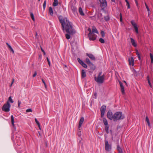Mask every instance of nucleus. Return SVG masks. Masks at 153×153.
<instances>
[{"label": "nucleus", "mask_w": 153, "mask_h": 153, "mask_svg": "<svg viewBox=\"0 0 153 153\" xmlns=\"http://www.w3.org/2000/svg\"><path fill=\"white\" fill-rule=\"evenodd\" d=\"M59 19L62 26V29L63 31L65 30L67 33L71 34H73L76 33L75 30L73 27L72 23L70 22L66 18H63L62 16L59 17Z\"/></svg>", "instance_id": "obj_1"}, {"label": "nucleus", "mask_w": 153, "mask_h": 153, "mask_svg": "<svg viewBox=\"0 0 153 153\" xmlns=\"http://www.w3.org/2000/svg\"><path fill=\"white\" fill-rule=\"evenodd\" d=\"M88 30L89 32L88 36L89 40L94 41L96 40L97 36L95 33H98V32L96 28L93 26L92 27V30L90 28H88Z\"/></svg>", "instance_id": "obj_2"}, {"label": "nucleus", "mask_w": 153, "mask_h": 153, "mask_svg": "<svg viewBox=\"0 0 153 153\" xmlns=\"http://www.w3.org/2000/svg\"><path fill=\"white\" fill-rule=\"evenodd\" d=\"M102 72H100L97 77H94L95 80L98 83L101 84L103 83L105 80V75L104 74L102 75Z\"/></svg>", "instance_id": "obj_3"}, {"label": "nucleus", "mask_w": 153, "mask_h": 153, "mask_svg": "<svg viewBox=\"0 0 153 153\" xmlns=\"http://www.w3.org/2000/svg\"><path fill=\"white\" fill-rule=\"evenodd\" d=\"M124 118V116L122 114L121 112H117L114 114V121H116L117 120L123 119Z\"/></svg>", "instance_id": "obj_4"}, {"label": "nucleus", "mask_w": 153, "mask_h": 153, "mask_svg": "<svg viewBox=\"0 0 153 153\" xmlns=\"http://www.w3.org/2000/svg\"><path fill=\"white\" fill-rule=\"evenodd\" d=\"M10 105L8 101H7L6 103L3 105L2 110L3 111L5 112H8L10 111Z\"/></svg>", "instance_id": "obj_5"}, {"label": "nucleus", "mask_w": 153, "mask_h": 153, "mask_svg": "<svg viewBox=\"0 0 153 153\" xmlns=\"http://www.w3.org/2000/svg\"><path fill=\"white\" fill-rule=\"evenodd\" d=\"M111 149V146L110 145L107 140H105V149L107 151H110Z\"/></svg>", "instance_id": "obj_6"}, {"label": "nucleus", "mask_w": 153, "mask_h": 153, "mask_svg": "<svg viewBox=\"0 0 153 153\" xmlns=\"http://www.w3.org/2000/svg\"><path fill=\"white\" fill-rule=\"evenodd\" d=\"M106 108V106L104 105L102 106L101 107L100 111L101 113V117H104Z\"/></svg>", "instance_id": "obj_7"}, {"label": "nucleus", "mask_w": 153, "mask_h": 153, "mask_svg": "<svg viewBox=\"0 0 153 153\" xmlns=\"http://www.w3.org/2000/svg\"><path fill=\"white\" fill-rule=\"evenodd\" d=\"M107 117L110 120H114V114L113 115L112 112L109 111L107 114Z\"/></svg>", "instance_id": "obj_8"}, {"label": "nucleus", "mask_w": 153, "mask_h": 153, "mask_svg": "<svg viewBox=\"0 0 153 153\" xmlns=\"http://www.w3.org/2000/svg\"><path fill=\"white\" fill-rule=\"evenodd\" d=\"M101 6L103 8L106 7L107 6V2L106 0H99Z\"/></svg>", "instance_id": "obj_9"}, {"label": "nucleus", "mask_w": 153, "mask_h": 153, "mask_svg": "<svg viewBox=\"0 0 153 153\" xmlns=\"http://www.w3.org/2000/svg\"><path fill=\"white\" fill-rule=\"evenodd\" d=\"M129 63L130 65L133 66L134 65V59L133 57H131L128 59Z\"/></svg>", "instance_id": "obj_10"}, {"label": "nucleus", "mask_w": 153, "mask_h": 153, "mask_svg": "<svg viewBox=\"0 0 153 153\" xmlns=\"http://www.w3.org/2000/svg\"><path fill=\"white\" fill-rule=\"evenodd\" d=\"M77 60L79 63L83 66V67H87L86 65L79 58H77Z\"/></svg>", "instance_id": "obj_11"}, {"label": "nucleus", "mask_w": 153, "mask_h": 153, "mask_svg": "<svg viewBox=\"0 0 153 153\" xmlns=\"http://www.w3.org/2000/svg\"><path fill=\"white\" fill-rule=\"evenodd\" d=\"M86 54V55L88 56L92 60H95V58L93 54L88 53H87Z\"/></svg>", "instance_id": "obj_12"}, {"label": "nucleus", "mask_w": 153, "mask_h": 153, "mask_svg": "<svg viewBox=\"0 0 153 153\" xmlns=\"http://www.w3.org/2000/svg\"><path fill=\"white\" fill-rule=\"evenodd\" d=\"M84 119L83 117H82L81 118L79 122V124L78 126L79 128L81 127L83 122L84 121Z\"/></svg>", "instance_id": "obj_13"}, {"label": "nucleus", "mask_w": 153, "mask_h": 153, "mask_svg": "<svg viewBox=\"0 0 153 153\" xmlns=\"http://www.w3.org/2000/svg\"><path fill=\"white\" fill-rule=\"evenodd\" d=\"M131 42V43L132 45L134 47H136L137 46V44L136 43L135 40L131 38H130Z\"/></svg>", "instance_id": "obj_14"}, {"label": "nucleus", "mask_w": 153, "mask_h": 153, "mask_svg": "<svg viewBox=\"0 0 153 153\" xmlns=\"http://www.w3.org/2000/svg\"><path fill=\"white\" fill-rule=\"evenodd\" d=\"M119 84L120 86V88H121V91L123 93V94H124V86L123 85V83L120 81H119Z\"/></svg>", "instance_id": "obj_15"}, {"label": "nucleus", "mask_w": 153, "mask_h": 153, "mask_svg": "<svg viewBox=\"0 0 153 153\" xmlns=\"http://www.w3.org/2000/svg\"><path fill=\"white\" fill-rule=\"evenodd\" d=\"M86 73L85 71L83 69L81 71V76L83 78H85L86 76Z\"/></svg>", "instance_id": "obj_16"}, {"label": "nucleus", "mask_w": 153, "mask_h": 153, "mask_svg": "<svg viewBox=\"0 0 153 153\" xmlns=\"http://www.w3.org/2000/svg\"><path fill=\"white\" fill-rule=\"evenodd\" d=\"M85 62L87 64L89 65V66H91L92 65V63L90 61L89 59L88 58H86L85 59Z\"/></svg>", "instance_id": "obj_17"}, {"label": "nucleus", "mask_w": 153, "mask_h": 153, "mask_svg": "<svg viewBox=\"0 0 153 153\" xmlns=\"http://www.w3.org/2000/svg\"><path fill=\"white\" fill-rule=\"evenodd\" d=\"M102 121L105 126H107L108 125L107 120L106 118H103Z\"/></svg>", "instance_id": "obj_18"}, {"label": "nucleus", "mask_w": 153, "mask_h": 153, "mask_svg": "<svg viewBox=\"0 0 153 153\" xmlns=\"http://www.w3.org/2000/svg\"><path fill=\"white\" fill-rule=\"evenodd\" d=\"M49 13L51 16H52L53 15V11L51 7L49 8Z\"/></svg>", "instance_id": "obj_19"}, {"label": "nucleus", "mask_w": 153, "mask_h": 153, "mask_svg": "<svg viewBox=\"0 0 153 153\" xmlns=\"http://www.w3.org/2000/svg\"><path fill=\"white\" fill-rule=\"evenodd\" d=\"M79 13L81 16H84V13H83V10H82V9L81 7H79Z\"/></svg>", "instance_id": "obj_20"}, {"label": "nucleus", "mask_w": 153, "mask_h": 153, "mask_svg": "<svg viewBox=\"0 0 153 153\" xmlns=\"http://www.w3.org/2000/svg\"><path fill=\"white\" fill-rule=\"evenodd\" d=\"M117 149L119 151V153H123L122 150L118 144L117 145Z\"/></svg>", "instance_id": "obj_21"}, {"label": "nucleus", "mask_w": 153, "mask_h": 153, "mask_svg": "<svg viewBox=\"0 0 153 153\" xmlns=\"http://www.w3.org/2000/svg\"><path fill=\"white\" fill-rule=\"evenodd\" d=\"M58 1L57 0H54V2L53 4V5L54 7L58 5Z\"/></svg>", "instance_id": "obj_22"}, {"label": "nucleus", "mask_w": 153, "mask_h": 153, "mask_svg": "<svg viewBox=\"0 0 153 153\" xmlns=\"http://www.w3.org/2000/svg\"><path fill=\"white\" fill-rule=\"evenodd\" d=\"M146 120L148 126L149 127H150L151 126L149 122V120L147 116H146Z\"/></svg>", "instance_id": "obj_23"}, {"label": "nucleus", "mask_w": 153, "mask_h": 153, "mask_svg": "<svg viewBox=\"0 0 153 153\" xmlns=\"http://www.w3.org/2000/svg\"><path fill=\"white\" fill-rule=\"evenodd\" d=\"M11 123L12 125L14 126V117H13V115H12L11 116Z\"/></svg>", "instance_id": "obj_24"}, {"label": "nucleus", "mask_w": 153, "mask_h": 153, "mask_svg": "<svg viewBox=\"0 0 153 153\" xmlns=\"http://www.w3.org/2000/svg\"><path fill=\"white\" fill-rule=\"evenodd\" d=\"M67 33V34H66V35H65V37L66 38V39H70V37H71V36H70V35H73L74 34H70V33ZM75 33H74V34Z\"/></svg>", "instance_id": "obj_25"}, {"label": "nucleus", "mask_w": 153, "mask_h": 153, "mask_svg": "<svg viewBox=\"0 0 153 153\" xmlns=\"http://www.w3.org/2000/svg\"><path fill=\"white\" fill-rule=\"evenodd\" d=\"M131 23L132 24V25L134 27L137 26V25L136 24L134 21L133 20H132L131 22Z\"/></svg>", "instance_id": "obj_26"}, {"label": "nucleus", "mask_w": 153, "mask_h": 153, "mask_svg": "<svg viewBox=\"0 0 153 153\" xmlns=\"http://www.w3.org/2000/svg\"><path fill=\"white\" fill-rule=\"evenodd\" d=\"M105 131L107 134H108L109 133L108 130H109V126L108 125L107 126H105Z\"/></svg>", "instance_id": "obj_27"}, {"label": "nucleus", "mask_w": 153, "mask_h": 153, "mask_svg": "<svg viewBox=\"0 0 153 153\" xmlns=\"http://www.w3.org/2000/svg\"><path fill=\"white\" fill-rule=\"evenodd\" d=\"M150 56L151 60V63H153V56L152 54V53H150Z\"/></svg>", "instance_id": "obj_28"}, {"label": "nucleus", "mask_w": 153, "mask_h": 153, "mask_svg": "<svg viewBox=\"0 0 153 153\" xmlns=\"http://www.w3.org/2000/svg\"><path fill=\"white\" fill-rule=\"evenodd\" d=\"M30 15L31 17V18L34 21L35 20V18L34 17V16L32 12H30Z\"/></svg>", "instance_id": "obj_29"}, {"label": "nucleus", "mask_w": 153, "mask_h": 153, "mask_svg": "<svg viewBox=\"0 0 153 153\" xmlns=\"http://www.w3.org/2000/svg\"><path fill=\"white\" fill-rule=\"evenodd\" d=\"M104 19L106 21H108L109 19H110V18H109V16H108L107 15L106 16H104Z\"/></svg>", "instance_id": "obj_30"}, {"label": "nucleus", "mask_w": 153, "mask_h": 153, "mask_svg": "<svg viewBox=\"0 0 153 153\" xmlns=\"http://www.w3.org/2000/svg\"><path fill=\"white\" fill-rule=\"evenodd\" d=\"M99 40V41L102 43H105V41L104 39L102 38H100Z\"/></svg>", "instance_id": "obj_31"}, {"label": "nucleus", "mask_w": 153, "mask_h": 153, "mask_svg": "<svg viewBox=\"0 0 153 153\" xmlns=\"http://www.w3.org/2000/svg\"><path fill=\"white\" fill-rule=\"evenodd\" d=\"M8 47L9 48L10 51L11 52H12L13 53H14V51L13 49L12 48V47L10 45H9Z\"/></svg>", "instance_id": "obj_32"}, {"label": "nucleus", "mask_w": 153, "mask_h": 153, "mask_svg": "<svg viewBox=\"0 0 153 153\" xmlns=\"http://www.w3.org/2000/svg\"><path fill=\"white\" fill-rule=\"evenodd\" d=\"M134 29H135V32H136V33H138V28L137 27V26H136L134 27Z\"/></svg>", "instance_id": "obj_33"}, {"label": "nucleus", "mask_w": 153, "mask_h": 153, "mask_svg": "<svg viewBox=\"0 0 153 153\" xmlns=\"http://www.w3.org/2000/svg\"><path fill=\"white\" fill-rule=\"evenodd\" d=\"M147 80H148V82L149 83V84L150 86V87L152 88V85L151 83V82H150V81L149 80V76H147Z\"/></svg>", "instance_id": "obj_34"}, {"label": "nucleus", "mask_w": 153, "mask_h": 153, "mask_svg": "<svg viewBox=\"0 0 153 153\" xmlns=\"http://www.w3.org/2000/svg\"><path fill=\"white\" fill-rule=\"evenodd\" d=\"M8 100L10 101L11 103H13V101L11 97H10L8 98Z\"/></svg>", "instance_id": "obj_35"}, {"label": "nucleus", "mask_w": 153, "mask_h": 153, "mask_svg": "<svg viewBox=\"0 0 153 153\" xmlns=\"http://www.w3.org/2000/svg\"><path fill=\"white\" fill-rule=\"evenodd\" d=\"M101 34L102 36V37H104L105 35V32H104V31H102L101 32Z\"/></svg>", "instance_id": "obj_36"}, {"label": "nucleus", "mask_w": 153, "mask_h": 153, "mask_svg": "<svg viewBox=\"0 0 153 153\" xmlns=\"http://www.w3.org/2000/svg\"><path fill=\"white\" fill-rule=\"evenodd\" d=\"M46 6V1H45L44 2L43 4V8L44 10L45 9Z\"/></svg>", "instance_id": "obj_37"}, {"label": "nucleus", "mask_w": 153, "mask_h": 153, "mask_svg": "<svg viewBox=\"0 0 153 153\" xmlns=\"http://www.w3.org/2000/svg\"><path fill=\"white\" fill-rule=\"evenodd\" d=\"M35 120L36 123L37 124V125L39 126L40 123H39V122L38 121L37 119L36 118H35Z\"/></svg>", "instance_id": "obj_38"}, {"label": "nucleus", "mask_w": 153, "mask_h": 153, "mask_svg": "<svg viewBox=\"0 0 153 153\" xmlns=\"http://www.w3.org/2000/svg\"><path fill=\"white\" fill-rule=\"evenodd\" d=\"M145 5H146V9H147V11H150V10L149 8V7L148 6V5H147V4H146V3H145Z\"/></svg>", "instance_id": "obj_39"}, {"label": "nucleus", "mask_w": 153, "mask_h": 153, "mask_svg": "<svg viewBox=\"0 0 153 153\" xmlns=\"http://www.w3.org/2000/svg\"><path fill=\"white\" fill-rule=\"evenodd\" d=\"M120 20L121 22H122L123 21L122 15L121 13L120 14Z\"/></svg>", "instance_id": "obj_40"}, {"label": "nucleus", "mask_w": 153, "mask_h": 153, "mask_svg": "<svg viewBox=\"0 0 153 153\" xmlns=\"http://www.w3.org/2000/svg\"><path fill=\"white\" fill-rule=\"evenodd\" d=\"M32 110L30 108L28 109H27L26 110V112H32Z\"/></svg>", "instance_id": "obj_41"}, {"label": "nucleus", "mask_w": 153, "mask_h": 153, "mask_svg": "<svg viewBox=\"0 0 153 153\" xmlns=\"http://www.w3.org/2000/svg\"><path fill=\"white\" fill-rule=\"evenodd\" d=\"M41 49L42 51L43 52L44 54L45 55V54L46 53H45V51H44L43 49L42 48V47H41Z\"/></svg>", "instance_id": "obj_42"}, {"label": "nucleus", "mask_w": 153, "mask_h": 153, "mask_svg": "<svg viewBox=\"0 0 153 153\" xmlns=\"http://www.w3.org/2000/svg\"><path fill=\"white\" fill-rule=\"evenodd\" d=\"M137 55L138 56L140 55V54L137 50L136 52Z\"/></svg>", "instance_id": "obj_43"}, {"label": "nucleus", "mask_w": 153, "mask_h": 153, "mask_svg": "<svg viewBox=\"0 0 153 153\" xmlns=\"http://www.w3.org/2000/svg\"><path fill=\"white\" fill-rule=\"evenodd\" d=\"M21 104V102L20 101H18V107H19L20 105Z\"/></svg>", "instance_id": "obj_44"}, {"label": "nucleus", "mask_w": 153, "mask_h": 153, "mask_svg": "<svg viewBox=\"0 0 153 153\" xmlns=\"http://www.w3.org/2000/svg\"><path fill=\"white\" fill-rule=\"evenodd\" d=\"M135 3H136V5L137 7L138 8L139 6H138V3L137 1L136 0L135 1Z\"/></svg>", "instance_id": "obj_45"}, {"label": "nucleus", "mask_w": 153, "mask_h": 153, "mask_svg": "<svg viewBox=\"0 0 153 153\" xmlns=\"http://www.w3.org/2000/svg\"><path fill=\"white\" fill-rule=\"evenodd\" d=\"M37 75V73H36V71H35L34 73V74H33V77H35Z\"/></svg>", "instance_id": "obj_46"}, {"label": "nucleus", "mask_w": 153, "mask_h": 153, "mask_svg": "<svg viewBox=\"0 0 153 153\" xmlns=\"http://www.w3.org/2000/svg\"><path fill=\"white\" fill-rule=\"evenodd\" d=\"M127 6H128V9L130 8V5H129V3L128 2V3H127Z\"/></svg>", "instance_id": "obj_47"}, {"label": "nucleus", "mask_w": 153, "mask_h": 153, "mask_svg": "<svg viewBox=\"0 0 153 153\" xmlns=\"http://www.w3.org/2000/svg\"><path fill=\"white\" fill-rule=\"evenodd\" d=\"M14 79H12V83H11L12 84H13V82H14Z\"/></svg>", "instance_id": "obj_48"}, {"label": "nucleus", "mask_w": 153, "mask_h": 153, "mask_svg": "<svg viewBox=\"0 0 153 153\" xmlns=\"http://www.w3.org/2000/svg\"><path fill=\"white\" fill-rule=\"evenodd\" d=\"M138 56V57L139 59V60H140L141 59V58H140V55L139 56Z\"/></svg>", "instance_id": "obj_49"}, {"label": "nucleus", "mask_w": 153, "mask_h": 153, "mask_svg": "<svg viewBox=\"0 0 153 153\" xmlns=\"http://www.w3.org/2000/svg\"><path fill=\"white\" fill-rule=\"evenodd\" d=\"M78 135L79 136H80V135H81V133H80L79 132H78Z\"/></svg>", "instance_id": "obj_50"}, {"label": "nucleus", "mask_w": 153, "mask_h": 153, "mask_svg": "<svg viewBox=\"0 0 153 153\" xmlns=\"http://www.w3.org/2000/svg\"><path fill=\"white\" fill-rule=\"evenodd\" d=\"M38 35H37V33H36V39L37 38V37H38Z\"/></svg>", "instance_id": "obj_51"}, {"label": "nucleus", "mask_w": 153, "mask_h": 153, "mask_svg": "<svg viewBox=\"0 0 153 153\" xmlns=\"http://www.w3.org/2000/svg\"><path fill=\"white\" fill-rule=\"evenodd\" d=\"M94 96L95 97H97V93H94Z\"/></svg>", "instance_id": "obj_52"}, {"label": "nucleus", "mask_w": 153, "mask_h": 153, "mask_svg": "<svg viewBox=\"0 0 153 153\" xmlns=\"http://www.w3.org/2000/svg\"><path fill=\"white\" fill-rule=\"evenodd\" d=\"M47 60L48 62H50L49 60V59L47 57Z\"/></svg>", "instance_id": "obj_53"}, {"label": "nucleus", "mask_w": 153, "mask_h": 153, "mask_svg": "<svg viewBox=\"0 0 153 153\" xmlns=\"http://www.w3.org/2000/svg\"><path fill=\"white\" fill-rule=\"evenodd\" d=\"M42 82H43V83L45 82V81H44V80L43 79H42Z\"/></svg>", "instance_id": "obj_54"}, {"label": "nucleus", "mask_w": 153, "mask_h": 153, "mask_svg": "<svg viewBox=\"0 0 153 153\" xmlns=\"http://www.w3.org/2000/svg\"><path fill=\"white\" fill-rule=\"evenodd\" d=\"M78 132H79L80 133H81V131H80V129H79L78 130Z\"/></svg>", "instance_id": "obj_55"}, {"label": "nucleus", "mask_w": 153, "mask_h": 153, "mask_svg": "<svg viewBox=\"0 0 153 153\" xmlns=\"http://www.w3.org/2000/svg\"><path fill=\"white\" fill-rule=\"evenodd\" d=\"M48 62V65H49V66H50V64H51V63H50V62Z\"/></svg>", "instance_id": "obj_56"}, {"label": "nucleus", "mask_w": 153, "mask_h": 153, "mask_svg": "<svg viewBox=\"0 0 153 153\" xmlns=\"http://www.w3.org/2000/svg\"><path fill=\"white\" fill-rule=\"evenodd\" d=\"M38 126V127L39 129L41 130V128H40V124H39V126Z\"/></svg>", "instance_id": "obj_57"}, {"label": "nucleus", "mask_w": 153, "mask_h": 153, "mask_svg": "<svg viewBox=\"0 0 153 153\" xmlns=\"http://www.w3.org/2000/svg\"><path fill=\"white\" fill-rule=\"evenodd\" d=\"M148 11V16H149L150 15V11Z\"/></svg>", "instance_id": "obj_58"}, {"label": "nucleus", "mask_w": 153, "mask_h": 153, "mask_svg": "<svg viewBox=\"0 0 153 153\" xmlns=\"http://www.w3.org/2000/svg\"><path fill=\"white\" fill-rule=\"evenodd\" d=\"M125 1H126V3L129 2L127 0H125Z\"/></svg>", "instance_id": "obj_59"}, {"label": "nucleus", "mask_w": 153, "mask_h": 153, "mask_svg": "<svg viewBox=\"0 0 153 153\" xmlns=\"http://www.w3.org/2000/svg\"><path fill=\"white\" fill-rule=\"evenodd\" d=\"M45 87L46 89L47 88V86L46 85H45Z\"/></svg>", "instance_id": "obj_60"}, {"label": "nucleus", "mask_w": 153, "mask_h": 153, "mask_svg": "<svg viewBox=\"0 0 153 153\" xmlns=\"http://www.w3.org/2000/svg\"><path fill=\"white\" fill-rule=\"evenodd\" d=\"M6 44L7 45L8 47V45H9L8 43H6Z\"/></svg>", "instance_id": "obj_61"}, {"label": "nucleus", "mask_w": 153, "mask_h": 153, "mask_svg": "<svg viewBox=\"0 0 153 153\" xmlns=\"http://www.w3.org/2000/svg\"><path fill=\"white\" fill-rule=\"evenodd\" d=\"M111 1L113 2H115V0H111Z\"/></svg>", "instance_id": "obj_62"}, {"label": "nucleus", "mask_w": 153, "mask_h": 153, "mask_svg": "<svg viewBox=\"0 0 153 153\" xmlns=\"http://www.w3.org/2000/svg\"><path fill=\"white\" fill-rule=\"evenodd\" d=\"M123 82H125L126 83V82L125 81H124Z\"/></svg>", "instance_id": "obj_63"}, {"label": "nucleus", "mask_w": 153, "mask_h": 153, "mask_svg": "<svg viewBox=\"0 0 153 153\" xmlns=\"http://www.w3.org/2000/svg\"><path fill=\"white\" fill-rule=\"evenodd\" d=\"M44 85H46V83H45H45H44Z\"/></svg>", "instance_id": "obj_64"}]
</instances>
